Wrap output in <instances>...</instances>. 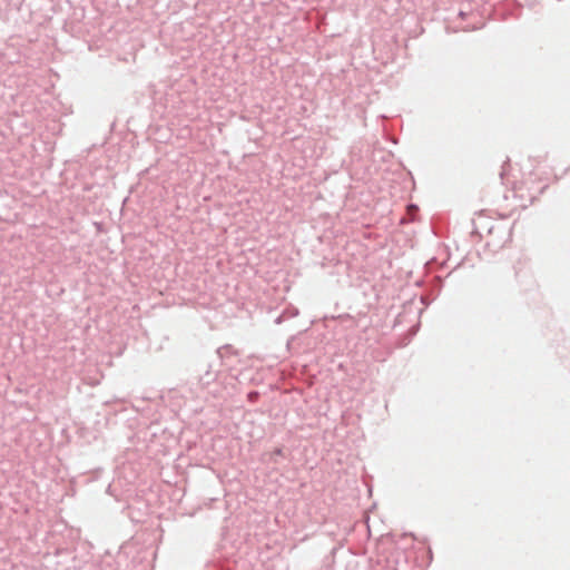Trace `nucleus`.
I'll list each match as a JSON object with an SVG mask.
<instances>
[{
	"instance_id": "nucleus-1",
	"label": "nucleus",
	"mask_w": 570,
	"mask_h": 570,
	"mask_svg": "<svg viewBox=\"0 0 570 570\" xmlns=\"http://www.w3.org/2000/svg\"><path fill=\"white\" fill-rule=\"evenodd\" d=\"M198 384L206 387L216 381L218 371L213 368L212 363H205L199 366Z\"/></svg>"
},
{
	"instance_id": "nucleus-2",
	"label": "nucleus",
	"mask_w": 570,
	"mask_h": 570,
	"mask_svg": "<svg viewBox=\"0 0 570 570\" xmlns=\"http://www.w3.org/2000/svg\"><path fill=\"white\" fill-rule=\"evenodd\" d=\"M259 397V393L257 391H250L248 394H247V399L248 401L250 402H256Z\"/></svg>"
},
{
	"instance_id": "nucleus-3",
	"label": "nucleus",
	"mask_w": 570,
	"mask_h": 570,
	"mask_svg": "<svg viewBox=\"0 0 570 570\" xmlns=\"http://www.w3.org/2000/svg\"><path fill=\"white\" fill-rule=\"evenodd\" d=\"M284 314H285V315H288V317H295V316H297V315H298V309H297V308H295V307H292V308H289V309H286V311L284 312Z\"/></svg>"
},
{
	"instance_id": "nucleus-4",
	"label": "nucleus",
	"mask_w": 570,
	"mask_h": 570,
	"mask_svg": "<svg viewBox=\"0 0 570 570\" xmlns=\"http://www.w3.org/2000/svg\"><path fill=\"white\" fill-rule=\"evenodd\" d=\"M273 455H283V449L282 448H276L274 451H273Z\"/></svg>"
},
{
	"instance_id": "nucleus-5",
	"label": "nucleus",
	"mask_w": 570,
	"mask_h": 570,
	"mask_svg": "<svg viewBox=\"0 0 570 570\" xmlns=\"http://www.w3.org/2000/svg\"><path fill=\"white\" fill-rule=\"evenodd\" d=\"M284 315H285L284 313H283L282 315H279V316L275 320V323H276V324L282 323V320H283Z\"/></svg>"
},
{
	"instance_id": "nucleus-6",
	"label": "nucleus",
	"mask_w": 570,
	"mask_h": 570,
	"mask_svg": "<svg viewBox=\"0 0 570 570\" xmlns=\"http://www.w3.org/2000/svg\"><path fill=\"white\" fill-rule=\"evenodd\" d=\"M466 16H468V13H466L465 11H462V10H461V11L459 12V17H460V18H462V19H464Z\"/></svg>"
},
{
	"instance_id": "nucleus-7",
	"label": "nucleus",
	"mask_w": 570,
	"mask_h": 570,
	"mask_svg": "<svg viewBox=\"0 0 570 570\" xmlns=\"http://www.w3.org/2000/svg\"><path fill=\"white\" fill-rule=\"evenodd\" d=\"M421 302L424 304V305H429V301L425 296H422L421 297Z\"/></svg>"
},
{
	"instance_id": "nucleus-8",
	"label": "nucleus",
	"mask_w": 570,
	"mask_h": 570,
	"mask_svg": "<svg viewBox=\"0 0 570 570\" xmlns=\"http://www.w3.org/2000/svg\"><path fill=\"white\" fill-rule=\"evenodd\" d=\"M504 175V166L502 167V171L500 173L501 178H503Z\"/></svg>"
},
{
	"instance_id": "nucleus-9",
	"label": "nucleus",
	"mask_w": 570,
	"mask_h": 570,
	"mask_svg": "<svg viewBox=\"0 0 570 570\" xmlns=\"http://www.w3.org/2000/svg\"><path fill=\"white\" fill-rule=\"evenodd\" d=\"M216 354H217V357L219 358L220 357L219 350L216 351Z\"/></svg>"
}]
</instances>
